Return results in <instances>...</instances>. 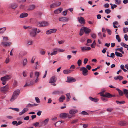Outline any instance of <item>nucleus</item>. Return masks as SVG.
<instances>
[{
  "instance_id": "obj_21",
  "label": "nucleus",
  "mask_w": 128,
  "mask_h": 128,
  "mask_svg": "<svg viewBox=\"0 0 128 128\" xmlns=\"http://www.w3.org/2000/svg\"><path fill=\"white\" fill-rule=\"evenodd\" d=\"M30 36L32 37H35L36 36V33L35 31H34L33 29H32V31L30 32Z\"/></svg>"
},
{
  "instance_id": "obj_41",
  "label": "nucleus",
  "mask_w": 128,
  "mask_h": 128,
  "mask_svg": "<svg viewBox=\"0 0 128 128\" xmlns=\"http://www.w3.org/2000/svg\"><path fill=\"white\" fill-rule=\"evenodd\" d=\"M115 2L116 4H119L121 2V0H115Z\"/></svg>"
},
{
  "instance_id": "obj_48",
  "label": "nucleus",
  "mask_w": 128,
  "mask_h": 128,
  "mask_svg": "<svg viewBox=\"0 0 128 128\" xmlns=\"http://www.w3.org/2000/svg\"><path fill=\"white\" fill-rule=\"evenodd\" d=\"M48 120L49 119L48 118H47L44 120V121L43 122V123L44 124V125L48 123Z\"/></svg>"
},
{
  "instance_id": "obj_57",
  "label": "nucleus",
  "mask_w": 128,
  "mask_h": 128,
  "mask_svg": "<svg viewBox=\"0 0 128 128\" xmlns=\"http://www.w3.org/2000/svg\"><path fill=\"white\" fill-rule=\"evenodd\" d=\"M27 62V59H25L23 62V64L24 66H25Z\"/></svg>"
},
{
  "instance_id": "obj_43",
  "label": "nucleus",
  "mask_w": 128,
  "mask_h": 128,
  "mask_svg": "<svg viewBox=\"0 0 128 128\" xmlns=\"http://www.w3.org/2000/svg\"><path fill=\"white\" fill-rule=\"evenodd\" d=\"M77 63L79 66H80L82 65V60H78V61Z\"/></svg>"
},
{
  "instance_id": "obj_28",
  "label": "nucleus",
  "mask_w": 128,
  "mask_h": 128,
  "mask_svg": "<svg viewBox=\"0 0 128 128\" xmlns=\"http://www.w3.org/2000/svg\"><path fill=\"white\" fill-rule=\"evenodd\" d=\"M105 97L108 98H111V94L108 92H106L105 95H103Z\"/></svg>"
},
{
  "instance_id": "obj_18",
  "label": "nucleus",
  "mask_w": 128,
  "mask_h": 128,
  "mask_svg": "<svg viewBox=\"0 0 128 128\" xmlns=\"http://www.w3.org/2000/svg\"><path fill=\"white\" fill-rule=\"evenodd\" d=\"M82 51V52L84 51H88L91 50V48L89 47H85L81 48Z\"/></svg>"
},
{
  "instance_id": "obj_38",
  "label": "nucleus",
  "mask_w": 128,
  "mask_h": 128,
  "mask_svg": "<svg viewBox=\"0 0 128 128\" xmlns=\"http://www.w3.org/2000/svg\"><path fill=\"white\" fill-rule=\"evenodd\" d=\"M107 56L108 57H109L111 58H113L114 57L115 55L114 53H112L110 54V56L109 55L107 54Z\"/></svg>"
},
{
  "instance_id": "obj_8",
  "label": "nucleus",
  "mask_w": 128,
  "mask_h": 128,
  "mask_svg": "<svg viewBox=\"0 0 128 128\" xmlns=\"http://www.w3.org/2000/svg\"><path fill=\"white\" fill-rule=\"evenodd\" d=\"M18 6V4L15 3H12L10 4L8 6V7L9 8H12L14 9L17 8Z\"/></svg>"
},
{
  "instance_id": "obj_36",
  "label": "nucleus",
  "mask_w": 128,
  "mask_h": 128,
  "mask_svg": "<svg viewBox=\"0 0 128 128\" xmlns=\"http://www.w3.org/2000/svg\"><path fill=\"white\" fill-rule=\"evenodd\" d=\"M40 53L42 55H44L45 53L44 50L43 49H41L40 50Z\"/></svg>"
},
{
  "instance_id": "obj_61",
  "label": "nucleus",
  "mask_w": 128,
  "mask_h": 128,
  "mask_svg": "<svg viewBox=\"0 0 128 128\" xmlns=\"http://www.w3.org/2000/svg\"><path fill=\"white\" fill-rule=\"evenodd\" d=\"M39 74V73L38 72H36L35 73V75L36 76V78H38Z\"/></svg>"
},
{
  "instance_id": "obj_54",
  "label": "nucleus",
  "mask_w": 128,
  "mask_h": 128,
  "mask_svg": "<svg viewBox=\"0 0 128 128\" xmlns=\"http://www.w3.org/2000/svg\"><path fill=\"white\" fill-rule=\"evenodd\" d=\"M101 99L104 102H106L108 100V99L107 98L104 97H102Z\"/></svg>"
},
{
  "instance_id": "obj_47",
  "label": "nucleus",
  "mask_w": 128,
  "mask_h": 128,
  "mask_svg": "<svg viewBox=\"0 0 128 128\" xmlns=\"http://www.w3.org/2000/svg\"><path fill=\"white\" fill-rule=\"evenodd\" d=\"M106 30L107 32L108 33L109 35H111L112 34V32L109 29L106 28Z\"/></svg>"
},
{
  "instance_id": "obj_25",
  "label": "nucleus",
  "mask_w": 128,
  "mask_h": 128,
  "mask_svg": "<svg viewBox=\"0 0 128 128\" xmlns=\"http://www.w3.org/2000/svg\"><path fill=\"white\" fill-rule=\"evenodd\" d=\"M89 98L90 100L94 102H97L99 100L98 98H94L90 96L89 97Z\"/></svg>"
},
{
  "instance_id": "obj_12",
  "label": "nucleus",
  "mask_w": 128,
  "mask_h": 128,
  "mask_svg": "<svg viewBox=\"0 0 128 128\" xmlns=\"http://www.w3.org/2000/svg\"><path fill=\"white\" fill-rule=\"evenodd\" d=\"M82 28H83L84 31L86 34H88L91 32L90 29L86 27L83 26L82 27Z\"/></svg>"
},
{
  "instance_id": "obj_24",
  "label": "nucleus",
  "mask_w": 128,
  "mask_h": 128,
  "mask_svg": "<svg viewBox=\"0 0 128 128\" xmlns=\"http://www.w3.org/2000/svg\"><path fill=\"white\" fill-rule=\"evenodd\" d=\"M28 15V14L26 13H23L20 14V18H23L27 16Z\"/></svg>"
},
{
  "instance_id": "obj_37",
  "label": "nucleus",
  "mask_w": 128,
  "mask_h": 128,
  "mask_svg": "<svg viewBox=\"0 0 128 128\" xmlns=\"http://www.w3.org/2000/svg\"><path fill=\"white\" fill-rule=\"evenodd\" d=\"M116 102L117 104H124L125 103V102L124 101L119 102L116 101Z\"/></svg>"
},
{
  "instance_id": "obj_20",
  "label": "nucleus",
  "mask_w": 128,
  "mask_h": 128,
  "mask_svg": "<svg viewBox=\"0 0 128 128\" xmlns=\"http://www.w3.org/2000/svg\"><path fill=\"white\" fill-rule=\"evenodd\" d=\"M62 9L61 8H60L54 11V12L55 14H57L60 13L62 10Z\"/></svg>"
},
{
  "instance_id": "obj_2",
  "label": "nucleus",
  "mask_w": 128,
  "mask_h": 128,
  "mask_svg": "<svg viewBox=\"0 0 128 128\" xmlns=\"http://www.w3.org/2000/svg\"><path fill=\"white\" fill-rule=\"evenodd\" d=\"M37 25L38 26L41 27L48 26L49 24L47 22L43 21L41 22H38Z\"/></svg>"
},
{
  "instance_id": "obj_50",
  "label": "nucleus",
  "mask_w": 128,
  "mask_h": 128,
  "mask_svg": "<svg viewBox=\"0 0 128 128\" xmlns=\"http://www.w3.org/2000/svg\"><path fill=\"white\" fill-rule=\"evenodd\" d=\"M35 100L36 102L38 103H39L40 102V101L38 97H36L35 98Z\"/></svg>"
},
{
  "instance_id": "obj_27",
  "label": "nucleus",
  "mask_w": 128,
  "mask_h": 128,
  "mask_svg": "<svg viewBox=\"0 0 128 128\" xmlns=\"http://www.w3.org/2000/svg\"><path fill=\"white\" fill-rule=\"evenodd\" d=\"M116 90L118 92L119 95L120 96H122L123 95L124 92L118 88H116Z\"/></svg>"
},
{
  "instance_id": "obj_5",
  "label": "nucleus",
  "mask_w": 128,
  "mask_h": 128,
  "mask_svg": "<svg viewBox=\"0 0 128 128\" xmlns=\"http://www.w3.org/2000/svg\"><path fill=\"white\" fill-rule=\"evenodd\" d=\"M80 71H82V74L84 76L88 75V71L86 68L84 67L81 68H80Z\"/></svg>"
},
{
  "instance_id": "obj_7",
  "label": "nucleus",
  "mask_w": 128,
  "mask_h": 128,
  "mask_svg": "<svg viewBox=\"0 0 128 128\" xmlns=\"http://www.w3.org/2000/svg\"><path fill=\"white\" fill-rule=\"evenodd\" d=\"M57 31V29L55 28H53L49 30L46 31V34H49L52 33H55Z\"/></svg>"
},
{
  "instance_id": "obj_53",
  "label": "nucleus",
  "mask_w": 128,
  "mask_h": 128,
  "mask_svg": "<svg viewBox=\"0 0 128 128\" xmlns=\"http://www.w3.org/2000/svg\"><path fill=\"white\" fill-rule=\"evenodd\" d=\"M60 92L59 91H55L53 92L52 94H59Z\"/></svg>"
},
{
  "instance_id": "obj_3",
  "label": "nucleus",
  "mask_w": 128,
  "mask_h": 128,
  "mask_svg": "<svg viewBox=\"0 0 128 128\" xmlns=\"http://www.w3.org/2000/svg\"><path fill=\"white\" fill-rule=\"evenodd\" d=\"M9 76H6L1 78V80L2 81V84L3 85H5L6 84V82L7 80H8L10 78H9Z\"/></svg>"
},
{
  "instance_id": "obj_29",
  "label": "nucleus",
  "mask_w": 128,
  "mask_h": 128,
  "mask_svg": "<svg viewBox=\"0 0 128 128\" xmlns=\"http://www.w3.org/2000/svg\"><path fill=\"white\" fill-rule=\"evenodd\" d=\"M38 105V104H35L33 103V104H28L26 106L27 107H32L33 106H36Z\"/></svg>"
},
{
  "instance_id": "obj_23",
  "label": "nucleus",
  "mask_w": 128,
  "mask_h": 128,
  "mask_svg": "<svg viewBox=\"0 0 128 128\" xmlns=\"http://www.w3.org/2000/svg\"><path fill=\"white\" fill-rule=\"evenodd\" d=\"M123 79V77L120 76H118L114 78V79L116 80H121Z\"/></svg>"
},
{
  "instance_id": "obj_62",
  "label": "nucleus",
  "mask_w": 128,
  "mask_h": 128,
  "mask_svg": "<svg viewBox=\"0 0 128 128\" xmlns=\"http://www.w3.org/2000/svg\"><path fill=\"white\" fill-rule=\"evenodd\" d=\"M124 38L127 41L128 40V36L127 34H126L124 36Z\"/></svg>"
},
{
  "instance_id": "obj_11",
  "label": "nucleus",
  "mask_w": 128,
  "mask_h": 128,
  "mask_svg": "<svg viewBox=\"0 0 128 128\" xmlns=\"http://www.w3.org/2000/svg\"><path fill=\"white\" fill-rule=\"evenodd\" d=\"M76 79L73 77H68V79L66 82H73L76 81Z\"/></svg>"
},
{
  "instance_id": "obj_14",
  "label": "nucleus",
  "mask_w": 128,
  "mask_h": 128,
  "mask_svg": "<svg viewBox=\"0 0 128 128\" xmlns=\"http://www.w3.org/2000/svg\"><path fill=\"white\" fill-rule=\"evenodd\" d=\"M27 54V52L26 51H21L19 54V57L20 58H22Z\"/></svg>"
},
{
  "instance_id": "obj_60",
  "label": "nucleus",
  "mask_w": 128,
  "mask_h": 128,
  "mask_svg": "<svg viewBox=\"0 0 128 128\" xmlns=\"http://www.w3.org/2000/svg\"><path fill=\"white\" fill-rule=\"evenodd\" d=\"M113 110V108H108L106 110L108 112H111L112 110Z\"/></svg>"
},
{
  "instance_id": "obj_15",
  "label": "nucleus",
  "mask_w": 128,
  "mask_h": 128,
  "mask_svg": "<svg viewBox=\"0 0 128 128\" xmlns=\"http://www.w3.org/2000/svg\"><path fill=\"white\" fill-rule=\"evenodd\" d=\"M12 43L9 42H2L1 44L4 45V46H10Z\"/></svg>"
},
{
  "instance_id": "obj_44",
  "label": "nucleus",
  "mask_w": 128,
  "mask_h": 128,
  "mask_svg": "<svg viewBox=\"0 0 128 128\" xmlns=\"http://www.w3.org/2000/svg\"><path fill=\"white\" fill-rule=\"evenodd\" d=\"M33 30L34 31H35L36 34L37 33H39L40 32V30H39L38 29L36 28L33 29Z\"/></svg>"
},
{
  "instance_id": "obj_17",
  "label": "nucleus",
  "mask_w": 128,
  "mask_h": 128,
  "mask_svg": "<svg viewBox=\"0 0 128 128\" xmlns=\"http://www.w3.org/2000/svg\"><path fill=\"white\" fill-rule=\"evenodd\" d=\"M69 20L68 18H67L66 17H62L60 18V21L62 22H68Z\"/></svg>"
},
{
  "instance_id": "obj_42",
  "label": "nucleus",
  "mask_w": 128,
  "mask_h": 128,
  "mask_svg": "<svg viewBox=\"0 0 128 128\" xmlns=\"http://www.w3.org/2000/svg\"><path fill=\"white\" fill-rule=\"evenodd\" d=\"M95 44H96V42H95V40H94L93 43L91 44V46L92 48H94L95 47Z\"/></svg>"
},
{
  "instance_id": "obj_6",
  "label": "nucleus",
  "mask_w": 128,
  "mask_h": 128,
  "mask_svg": "<svg viewBox=\"0 0 128 128\" xmlns=\"http://www.w3.org/2000/svg\"><path fill=\"white\" fill-rule=\"evenodd\" d=\"M9 87L7 85L2 87L0 88V90L2 92H6L8 90Z\"/></svg>"
},
{
  "instance_id": "obj_63",
  "label": "nucleus",
  "mask_w": 128,
  "mask_h": 128,
  "mask_svg": "<svg viewBox=\"0 0 128 128\" xmlns=\"http://www.w3.org/2000/svg\"><path fill=\"white\" fill-rule=\"evenodd\" d=\"M86 68H87L88 70H90L91 68V67L90 65H88L86 66Z\"/></svg>"
},
{
  "instance_id": "obj_10",
  "label": "nucleus",
  "mask_w": 128,
  "mask_h": 128,
  "mask_svg": "<svg viewBox=\"0 0 128 128\" xmlns=\"http://www.w3.org/2000/svg\"><path fill=\"white\" fill-rule=\"evenodd\" d=\"M78 110H76L72 109L70 110L69 112V113L70 115V116H72V117L73 116V115L75 114L76 113L78 112Z\"/></svg>"
},
{
  "instance_id": "obj_16",
  "label": "nucleus",
  "mask_w": 128,
  "mask_h": 128,
  "mask_svg": "<svg viewBox=\"0 0 128 128\" xmlns=\"http://www.w3.org/2000/svg\"><path fill=\"white\" fill-rule=\"evenodd\" d=\"M118 124L122 126H125L128 124V122L126 121H121L119 122Z\"/></svg>"
},
{
  "instance_id": "obj_33",
  "label": "nucleus",
  "mask_w": 128,
  "mask_h": 128,
  "mask_svg": "<svg viewBox=\"0 0 128 128\" xmlns=\"http://www.w3.org/2000/svg\"><path fill=\"white\" fill-rule=\"evenodd\" d=\"M53 52L51 53V56L55 55L57 54V48H55L53 50Z\"/></svg>"
},
{
  "instance_id": "obj_40",
  "label": "nucleus",
  "mask_w": 128,
  "mask_h": 128,
  "mask_svg": "<svg viewBox=\"0 0 128 128\" xmlns=\"http://www.w3.org/2000/svg\"><path fill=\"white\" fill-rule=\"evenodd\" d=\"M116 38L118 40V42H120L121 41V40L120 38V36L119 35H117L116 36Z\"/></svg>"
},
{
  "instance_id": "obj_64",
  "label": "nucleus",
  "mask_w": 128,
  "mask_h": 128,
  "mask_svg": "<svg viewBox=\"0 0 128 128\" xmlns=\"http://www.w3.org/2000/svg\"><path fill=\"white\" fill-rule=\"evenodd\" d=\"M109 4H106L104 5V6L105 8H108L109 7Z\"/></svg>"
},
{
  "instance_id": "obj_55",
  "label": "nucleus",
  "mask_w": 128,
  "mask_h": 128,
  "mask_svg": "<svg viewBox=\"0 0 128 128\" xmlns=\"http://www.w3.org/2000/svg\"><path fill=\"white\" fill-rule=\"evenodd\" d=\"M91 36L92 38H96V35L94 34H92Z\"/></svg>"
},
{
  "instance_id": "obj_19",
  "label": "nucleus",
  "mask_w": 128,
  "mask_h": 128,
  "mask_svg": "<svg viewBox=\"0 0 128 128\" xmlns=\"http://www.w3.org/2000/svg\"><path fill=\"white\" fill-rule=\"evenodd\" d=\"M36 6L32 4L28 6V10L29 11L32 10H34Z\"/></svg>"
},
{
  "instance_id": "obj_4",
  "label": "nucleus",
  "mask_w": 128,
  "mask_h": 128,
  "mask_svg": "<svg viewBox=\"0 0 128 128\" xmlns=\"http://www.w3.org/2000/svg\"><path fill=\"white\" fill-rule=\"evenodd\" d=\"M59 116L60 118L62 119L65 118L67 117H68V118H70L72 117V116H70V115H69L68 114L66 113H61Z\"/></svg>"
},
{
  "instance_id": "obj_34",
  "label": "nucleus",
  "mask_w": 128,
  "mask_h": 128,
  "mask_svg": "<svg viewBox=\"0 0 128 128\" xmlns=\"http://www.w3.org/2000/svg\"><path fill=\"white\" fill-rule=\"evenodd\" d=\"M84 30L83 29V28H82V27L80 29V30L79 35L80 36H82L83 34L84 33Z\"/></svg>"
},
{
  "instance_id": "obj_39",
  "label": "nucleus",
  "mask_w": 128,
  "mask_h": 128,
  "mask_svg": "<svg viewBox=\"0 0 128 128\" xmlns=\"http://www.w3.org/2000/svg\"><path fill=\"white\" fill-rule=\"evenodd\" d=\"M124 33H126L128 32V28H124L123 29Z\"/></svg>"
},
{
  "instance_id": "obj_26",
  "label": "nucleus",
  "mask_w": 128,
  "mask_h": 128,
  "mask_svg": "<svg viewBox=\"0 0 128 128\" xmlns=\"http://www.w3.org/2000/svg\"><path fill=\"white\" fill-rule=\"evenodd\" d=\"M65 97L64 96H62L59 98V100L60 102H62L65 100Z\"/></svg>"
},
{
  "instance_id": "obj_51",
  "label": "nucleus",
  "mask_w": 128,
  "mask_h": 128,
  "mask_svg": "<svg viewBox=\"0 0 128 128\" xmlns=\"http://www.w3.org/2000/svg\"><path fill=\"white\" fill-rule=\"evenodd\" d=\"M56 6V7L58 6H60L61 4V2H56L55 3Z\"/></svg>"
},
{
  "instance_id": "obj_49",
  "label": "nucleus",
  "mask_w": 128,
  "mask_h": 128,
  "mask_svg": "<svg viewBox=\"0 0 128 128\" xmlns=\"http://www.w3.org/2000/svg\"><path fill=\"white\" fill-rule=\"evenodd\" d=\"M81 114L83 115H88V114L85 111H83L81 112Z\"/></svg>"
},
{
  "instance_id": "obj_45",
  "label": "nucleus",
  "mask_w": 128,
  "mask_h": 128,
  "mask_svg": "<svg viewBox=\"0 0 128 128\" xmlns=\"http://www.w3.org/2000/svg\"><path fill=\"white\" fill-rule=\"evenodd\" d=\"M105 12L107 14H109L111 12V10L109 9H107L105 10Z\"/></svg>"
},
{
  "instance_id": "obj_1",
  "label": "nucleus",
  "mask_w": 128,
  "mask_h": 128,
  "mask_svg": "<svg viewBox=\"0 0 128 128\" xmlns=\"http://www.w3.org/2000/svg\"><path fill=\"white\" fill-rule=\"evenodd\" d=\"M20 90H17L14 91L13 94L10 101L12 102L16 99L20 93Z\"/></svg>"
},
{
  "instance_id": "obj_46",
  "label": "nucleus",
  "mask_w": 128,
  "mask_h": 128,
  "mask_svg": "<svg viewBox=\"0 0 128 128\" xmlns=\"http://www.w3.org/2000/svg\"><path fill=\"white\" fill-rule=\"evenodd\" d=\"M124 94L125 96L128 94V92L127 91V90L126 89H124L123 90Z\"/></svg>"
},
{
  "instance_id": "obj_30",
  "label": "nucleus",
  "mask_w": 128,
  "mask_h": 128,
  "mask_svg": "<svg viewBox=\"0 0 128 128\" xmlns=\"http://www.w3.org/2000/svg\"><path fill=\"white\" fill-rule=\"evenodd\" d=\"M6 27H4L0 28V34L3 33L6 30Z\"/></svg>"
},
{
  "instance_id": "obj_59",
  "label": "nucleus",
  "mask_w": 128,
  "mask_h": 128,
  "mask_svg": "<svg viewBox=\"0 0 128 128\" xmlns=\"http://www.w3.org/2000/svg\"><path fill=\"white\" fill-rule=\"evenodd\" d=\"M88 60V59L86 58H85L84 59V64H86Z\"/></svg>"
},
{
  "instance_id": "obj_52",
  "label": "nucleus",
  "mask_w": 128,
  "mask_h": 128,
  "mask_svg": "<svg viewBox=\"0 0 128 128\" xmlns=\"http://www.w3.org/2000/svg\"><path fill=\"white\" fill-rule=\"evenodd\" d=\"M78 121V119H76L73 120L71 122L72 124H74L77 122Z\"/></svg>"
},
{
  "instance_id": "obj_13",
  "label": "nucleus",
  "mask_w": 128,
  "mask_h": 128,
  "mask_svg": "<svg viewBox=\"0 0 128 128\" xmlns=\"http://www.w3.org/2000/svg\"><path fill=\"white\" fill-rule=\"evenodd\" d=\"M56 78L55 76H53L50 79L49 82L50 83H54L56 82Z\"/></svg>"
},
{
  "instance_id": "obj_32",
  "label": "nucleus",
  "mask_w": 128,
  "mask_h": 128,
  "mask_svg": "<svg viewBox=\"0 0 128 128\" xmlns=\"http://www.w3.org/2000/svg\"><path fill=\"white\" fill-rule=\"evenodd\" d=\"M66 95L67 97L66 101H69L71 97L70 93H67L66 94Z\"/></svg>"
},
{
  "instance_id": "obj_56",
  "label": "nucleus",
  "mask_w": 128,
  "mask_h": 128,
  "mask_svg": "<svg viewBox=\"0 0 128 128\" xmlns=\"http://www.w3.org/2000/svg\"><path fill=\"white\" fill-rule=\"evenodd\" d=\"M68 11L67 10H66L65 11H63L62 12L63 13V14L64 16H66L67 14Z\"/></svg>"
},
{
  "instance_id": "obj_22",
  "label": "nucleus",
  "mask_w": 128,
  "mask_h": 128,
  "mask_svg": "<svg viewBox=\"0 0 128 128\" xmlns=\"http://www.w3.org/2000/svg\"><path fill=\"white\" fill-rule=\"evenodd\" d=\"M73 70H63V73L66 74H67L71 72Z\"/></svg>"
},
{
  "instance_id": "obj_58",
  "label": "nucleus",
  "mask_w": 128,
  "mask_h": 128,
  "mask_svg": "<svg viewBox=\"0 0 128 128\" xmlns=\"http://www.w3.org/2000/svg\"><path fill=\"white\" fill-rule=\"evenodd\" d=\"M55 3L51 4L50 6V7L51 8H53L56 7Z\"/></svg>"
},
{
  "instance_id": "obj_35",
  "label": "nucleus",
  "mask_w": 128,
  "mask_h": 128,
  "mask_svg": "<svg viewBox=\"0 0 128 128\" xmlns=\"http://www.w3.org/2000/svg\"><path fill=\"white\" fill-rule=\"evenodd\" d=\"M3 39L2 40L3 42H4L8 40V37L7 36H2Z\"/></svg>"
},
{
  "instance_id": "obj_9",
  "label": "nucleus",
  "mask_w": 128,
  "mask_h": 128,
  "mask_svg": "<svg viewBox=\"0 0 128 128\" xmlns=\"http://www.w3.org/2000/svg\"><path fill=\"white\" fill-rule=\"evenodd\" d=\"M78 22L81 24H84L85 23V20L84 18L82 16L78 17Z\"/></svg>"
},
{
  "instance_id": "obj_31",
  "label": "nucleus",
  "mask_w": 128,
  "mask_h": 128,
  "mask_svg": "<svg viewBox=\"0 0 128 128\" xmlns=\"http://www.w3.org/2000/svg\"><path fill=\"white\" fill-rule=\"evenodd\" d=\"M115 54L117 56L120 57H122L123 56L122 54L118 52H115Z\"/></svg>"
}]
</instances>
